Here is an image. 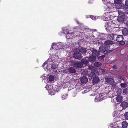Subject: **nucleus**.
<instances>
[{"label":"nucleus","mask_w":128,"mask_h":128,"mask_svg":"<svg viewBox=\"0 0 128 128\" xmlns=\"http://www.w3.org/2000/svg\"><path fill=\"white\" fill-rule=\"evenodd\" d=\"M66 37L68 39H70L73 38V34L72 33L71 34L70 33H67L66 35Z\"/></svg>","instance_id":"2eb2a0df"},{"label":"nucleus","mask_w":128,"mask_h":128,"mask_svg":"<svg viewBox=\"0 0 128 128\" xmlns=\"http://www.w3.org/2000/svg\"><path fill=\"white\" fill-rule=\"evenodd\" d=\"M54 78L53 76L52 75L50 76L48 78V79L50 81L52 82L54 80Z\"/></svg>","instance_id":"b1692460"},{"label":"nucleus","mask_w":128,"mask_h":128,"mask_svg":"<svg viewBox=\"0 0 128 128\" xmlns=\"http://www.w3.org/2000/svg\"><path fill=\"white\" fill-rule=\"evenodd\" d=\"M52 48H55L56 50L62 49L64 47L62 44L60 42L58 43H54L52 44Z\"/></svg>","instance_id":"7ed1b4c3"},{"label":"nucleus","mask_w":128,"mask_h":128,"mask_svg":"<svg viewBox=\"0 0 128 128\" xmlns=\"http://www.w3.org/2000/svg\"><path fill=\"white\" fill-rule=\"evenodd\" d=\"M114 82V80L112 78H109L108 80V82L110 84H112Z\"/></svg>","instance_id":"5701e85b"},{"label":"nucleus","mask_w":128,"mask_h":128,"mask_svg":"<svg viewBox=\"0 0 128 128\" xmlns=\"http://www.w3.org/2000/svg\"><path fill=\"white\" fill-rule=\"evenodd\" d=\"M81 62L82 64H87L88 62V60L86 59H82L81 60Z\"/></svg>","instance_id":"6ab92c4d"},{"label":"nucleus","mask_w":128,"mask_h":128,"mask_svg":"<svg viewBox=\"0 0 128 128\" xmlns=\"http://www.w3.org/2000/svg\"><path fill=\"white\" fill-rule=\"evenodd\" d=\"M51 66H50V65H48L46 67V69H47V70H50V67H51Z\"/></svg>","instance_id":"c9c22d12"},{"label":"nucleus","mask_w":128,"mask_h":128,"mask_svg":"<svg viewBox=\"0 0 128 128\" xmlns=\"http://www.w3.org/2000/svg\"><path fill=\"white\" fill-rule=\"evenodd\" d=\"M127 93V89L125 88L123 90V93L124 94H125Z\"/></svg>","instance_id":"72a5a7b5"},{"label":"nucleus","mask_w":128,"mask_h":128,"mask_svg":"<svg viewBox=\"0 0 128 128\" xmlns=\"http://www.w3.org/2000/svg\"><path fill=\"white\" fill-rule=\"evenodd\" d=\"M122 127L124 128H126L128 126V123L126 121L123 122L122 124Z\"/></svg>","instance_id":"a211bd4d"},{"label":"nucleus","mask_w":128,"mask_h":128,"mask_svg":"<svg viewBox=\"0 0 128 128\" xmlns=\"http://www.w3.org/2000/svg\"><path fill=\"white\" fill-rule=\"evenodd\" d=\"M104 3L105 4H106L107 6H108V4L109 3V2H110V0H102Z\"/></svg>","instance_id":"cd10ccee"},{"label":"nucleus","mask_w":128,"mask_h":128,"mask_svg":"<svg viewBox=\"0 0 128 128\" xmlns=\"http://www.w3.org/2000/svg\"><path fill=\"white\" fill-rule=\"evenodd\" d=\"M122 32L124 36H126L128 34V30L126 28H125L123 29Z\"/></svg>","instance_id":"ddd939ff"},{"label":"nucleus","mask_w":128,"mask_h":128,"mask_svg":"<svg viewBox=\"0 0 128 128\" xmlns=\"http://www.w3.org/2000/svg\"><path fill=\"white\" fill-rule=\"evenodd\" d=\"M100 51L102 52H103L104 54H106L107 52L111 50H110V47L108 46L106 47V46H101L99 48Z\"/></svg>","instance_id":"f03ea898"},{"label":"nucleus","mask_w":128,"mask_h":128,"mask_svg":"<svg viewBox=\"0 0 128 128\" xmlns=\"http://www.w3.org/2000/svg\"><path fill=\"white\" fill-rule=\"evenodd\" d=\"M81 73L82 74L84 75H86L88 74V70L86 69L82 70L81 71Z\"/></svg>","instance_id":"aec40b11"},{"label":"nucleus","mask_w":128,"mask_h":128,"mask_svg":"<svg viewBox=\"0 0 128 128\" xmlns=\"http://www.w3.org/2000/svg\"><path fill=\"white\" fill-rule=\"evenodd\" d=\"M94 31H96L97 30L96 29H94Z\"/></svg>","instance_id":"3c124183"},{"label":"nucleus","mask_w":128,"mask_h":128,"mask_svg":"<svg viewBox=\"0 0 128 128\" xmlns=\"http://www.w3.org/2000/svg\"><path fill=\"white\" fill-rule=\"evenodd\" d=\"M99 81V79L98 76H96L94 77L93 78L92 81L94 83H96L98 82Z\"/></svg>","instance_id":"f3484780"},{"label":"nucleus","mask_w":128,"mask_h":128,"mask_svg":"<svg viewBox=\"0 0 128 128\" xmlns=\"http://www.w3.org/2000/svg\"><path fill=\"white\" fill-rule=\"evenodd\" d=\"M68 31V30L67 29H66V30L65 29H63V32L64 33L66 34L67 32Z\"/></svg>","instance_id":"f704fd0d"},{"label":"nucleus","mask_w":128,"mask_h":128,"mask_svg":"<svg viewBox=\"0 0 128 128\" xmlns=\"http://www.w3.org/2000/svg\"><path fill=\"white\" fill-rule=\"evenodd\" d=\"M76 51L75 52L74 54L73 57L76 59H80L82 58V56L80 53L78 51L77 49L76 50Z\"/></svg>","instance_id":"20e7f679"},{"label":"nucleus","mask_w":128,"mask_h":128,"mask_svg":"<svg viewBox=\"0 0 128 128\" xmlns=\"http://www.w3.org/2000/svg\"><path fill=\"white\" fill-rule=\"evenodd\" d=\"M113 69H115L116 68V66H114L113 67Z\"/></svg>","instance_id":"49530a36"},{"label":"nucleus","mask_w":128,"mask_h":128,"mask_svg":"<svg viewBox=\"0 0 128 128\" xmlns=\"http://www.w3.org/2000/svg\"><path fill=\"white\" fill-rule=\"evenodd\" d=\"M124 38L122 35H119L117 36L116 40L117 41L120 42L121 44H125V42L122 41Z\"/></svg>","instance_id":"39448f33"},{"label":"nucleus","mask_w":128,"mask_h":128,"mask_svg":"<svg viewBox=\"0 0 128 128\" xmlns=\"http://www.w3.org/2000/svg\"><path fill=\"white\" fill-rule=\"evenodd\" d=\"M105 57V56L104 55H102L101 56H99L98 57V60H102Z\"/></svg>","instance_id":"2f4dec72"},{"label":"nucleus","mask_w":128,"mask_h":128,"mask_svg":"<svg viewBox=\"0 0 128 128\" xmlns=\"http://www.w3.org/2000/svg\"><path fill=\"white\" fill-rule=\"evenodd\" d=\"M114 2L115 4V6L116 8L120 9L122 7L121 4V2L118 1V0H114Z\"/></svg>","instance_id":"423d86ee"},{"label":"nucleus","mask_w":128,"mask_h":128,"mask_svg":"<svg viewBox=\"0 0 128 128\" xmlns=\"http://www.w3.org/2000/svg\"><path fill=\"white\" fill-rule=\"evenodd\" d=\"M127 128H128V127Z\"/></svg>","instance_id":"603ef678"},{"label":"nucleus","mask_w":128,"mask_h":128,"mask_svg":"<svg viewBox=\"0 0 128 128\" xmlns=\"http://www.w3.org/2000/svg\"><path fill=\"white\" fill-rule=\"evenodd\" d=\"M125 9L126 11L125 12V13L126 14H128V9L126 10V8H125Z\"/></svg>","instance_id":"37998d69"},{"label":"nucleus","mask_w":128,"mask_h":128,"mask_svg":"<svg viewBox=\"0 0 128 128\" xmlns=\"http://www.w3.org/2000/svg\"><path fill=\"white\" fill-rule=\"evenodd\" d=\"M121 106L123 108H126L128 106V104L126 102H123L121 103Z\"/></svg>","instance_id":"9b49d317"},{"label":"nucleus","mask_w":128,"mask_h":128,"mask_svg":"<svg viewBox=\"0 0 128 128\" xmlns=\"http://www.w3.org/2000/svg\"><path fill=\"white\" fill-rule=\"evenodd\" d=\"M109 25H108V23L106 24L105 25V27L106 28V27H108Z\"/></svg>","instance_id":"a18cd8bd"},{"label":"nucleus","mask_w":128,"mask_h":128,"mask_svg":"<svg viewBox=\"0 0 128 128\" xmlns=\"http://www.w3.org/2000/svg\"><path fill=\"white\" fill-rule=\"evenodd\" d=\"M46 64V62H45L43 64V66H44Z\"/></svg>","instance_id":"8fccbe9b"},{"label":"nucleus","mask_w":128,"mask_h":128,"mask_svg":"<svg viewBox=\"0 0 128 128\" xmlns=\"http://www.w3.org/2000/svg\"><path fill=\"white\" fill-rule=\"evenodd\" d=\"M96 74L94 71H92L90 73L88 74V76L91 78H93L95 76Z\"/></svg>","instance_id":"dca6fc26"},{"label":"nucleus","mask_w":128,"mask_h":128,"mask_svg":"<svg viewBox=\"0 0 128 128\" xmlns=\"http://www.w3.org/2000/svg\"><path fill=\"white\" fill-rule=\"evenodd\" d=\"M99 52L96 50H94L92 51V54L93 56H98L99 55Z\"/></svg>","instance_id":"0eeeda50"},{"label":"nucleus","mask_w":128,"mask_h":128,"mask_svg":"<svg viewBox=\"0 0 128 128\" xmlns=\"http://www.w3.org/2000/svg\"><path fill=\"white\" fill-rule=\"evenodd\" d=\"M72 33L73 34V37L77 36V35L79 34L78 32H78H72Z\"/></svg>","instance_id":"c85d7f7f"},{"label":"nucleus","mask_w":128,"mask_h":128,"mask_svg":"<svg viewBox=\"0 0 128 128\" xmlns=\"http://www.w3.org/2000/svg\"><path fill=\"white\" fill-rule=\"evenodd\" d=\"M94 65L98 67L101 66L102 64L98 62H96L94 64Z\"/></svg>","instance_id":"a878e982"},{"label":"nucleus","mask_w":128,"mask_h":128,"mask_svg":"<svg viewBox=\"0 0 128 128\" xmlns=\"http://www.w3.org/2000/svg\"><path fill=\"white\" fill-rule=\"evenodd\" d=\"M119 78L121 80H124V78L122 76H119Z\"/></svg>","instance_id":"a19ab883"},{"label":"nucleus","mask_w":128,"mask_h":128,"mask_svg":"<svg viewBox=\"0 0 128 128\" xmlns=\"http://www.w3.org/2000/svg\"><path fill=\"white\" fill-rule=\"evenodd\" d=\"M88 92L86 91V90H84V92H82V94H84V93H86V92Z\"/></svg>","instance_id":"de8ad7c7"},{"label":"nucleus","mask_w":128,"mask_h":128,"mask_svg":"<svg viewBox=\"0 0 128 128\" xmlns=\"http://www.w3.org/2000/svg\"><path fill=\"white\" fill-rule=\"evenodd\" d=\"M110 36L111 37V38H110V39L113 40L114 39V34H111L110 35Z\"/></svg>","instance_id":"473e14b6"},{"label":"nucleus","mask_w":128,"mask_h":128,"mask_svg":"<svg viewBox=\"0 0 128 128\" xmlns=\"http://www.w3.org/2000/svg\"><path fill=\"white\" fill-rule=\"evenodd\" d=\"M81 82L82 83H86L88 81V78L86 76H83L80 79Z\"/></svg>","instance_id":"9d476101"},{"label":"nucleus","mask_w":128,"mask_h":128,"mask_svg":"<svg viewBox=\"0 0 128 128\" xmlns=\"http://www.w3.org/2000/svg\"><path fill=\"white\" fill-rule=\"evenodd\" d=\"M55 86L54 85H53V86L52 85L48 86V85H46V86L45 88H49L48 89V91L49 94L50 95H54L55 94L56 90L54 89Z\"/></svg>","instance_id":"f257e3e1"},{"label":"nucleus","mask_w":128,"mask_h":128,"mask_svg":"<svg viewBox=\"0 0 128 128\" xmlns=\"http://www.w3.org/2000/svg\"><path fill=\"white\" fill-rule=\"evenodd\" d=\"M68 71L70 73H74L76 72V70L73 68H70L68 69Z\"/></svg>","instance_id":"412c9836"},{"label":"nucleus","mask_w":128,"mask_h":128,"mask_svg":"<svg viewBox=\"0 0 128 128\" xmlns=\"http://www.w3.org/2000/svg\"><path fill=\"white\" fill-rule=\"evenodd\" d=\"M90 17L93 20H95L96 19V17L94 16H90Z\"/></svg>","instance_id":"4c0bfd02"},{"label":"nucleus","mask_w":128,"mask_h":128,"mask_svg":"<svg viewBox=\"0 0 128 128\" xmlns=\"http://www.w3.org/2000/svg\"><path fill=\"white\" fill-rule=\"evenodd\" d=\"M122 88H125L127 86V84L125 83H121L120 84Z\"/></svg>","instance_id":"393cba45"},{"label":"nucleus","mask_w":128,"mask_h":128,"mask_svg":"<svg viewBox=\"0 0 128 128\" xmlns=\"http://www.w3.org/2000/svg\"><path fill=\"white\" fill-rule=\"evenodd\" d=\"M51 68L53 69L56 68L58 67V65L55 64H53L51 66Z\"/></svg>","instance_id":"bb28decb"},{"label":"nucleus","mask_w":128,"mask_h":128,"mask_svg":"<svg viewBox=\"0 0 128 128\" xmlns=\"http://www.w3.org/2000/svg\"><path fill=\"white\" fill-rule=\"evenodd\" d=\"M125 4L126 6H128V0H126Z\"/></svg>","instance_id":"79ce46f5"},{"label":"nucleus","mask_w":128,"mask_h":128,"mask_svg":"<svg viewBox=\"0 0 128 128\" xmlns=\"http://www.w3.org/2000/svg\"><path fill=\"white\" fill-rule=\"evenodd\" d=\"M42 78L43 79H44V80H45V79H46V78H47V77H46V76H42Z\"/></svg>","instance_id":"ea45409f"},{"label":"nucleus","mask_w":128,"mask_h":128,"mask_svg":"<svg viewBox=\"0 0 128 128\" xmlns=\"http://www.w3.org/2000/svg\"><path fill=\"white\" fill-rule=\"evenodd\" d=\"M78 51L81 53L85 54L86 52V50L85 48H82L80 49H77Z\"/></svg>","instance_id":"f8f14e48"},{"label":"nucleus","mask_w":128,"mask_h":128,"mask_svg":"<svg viewBox=\"0 0 128 128\" xmlns=\"http://www.w3.org/2000/svg\"><path fill=\"white\" fill-rule=\"evenodd\" d=\"M68 96V94H66L64 95H63L62 97V100H64V99H66L67 98Z\"/></svg>","instance_id":"c756f323"},{"label":"nucleus","mask_w":128,"mask_h":128,"mask_svg":"<svg viewBox=\"0 0 128 128\" xmlns=\"http://www.w3.org/2000/svg\"><path fill=\"white\" fill-rule=\"evenodd\" d=\"M104 43L105 44V46L107 47L108 46H109L108 45H109L113 44L114 42L110 40H107Z\"/></svg>","instance_id":"4468645a"},{"label":"nucleus","mask_w":128,"mask_h":128,"mask_svg":"<svg viewBox=\"0 0 128 128\" xmlns=\"http://www.w3.org/2000/svg\"><path fill=\"white\" fill-rule=\"evenodd\" d=\"M121 18L120 17H118V18L117 20L118 22H120L122 21V20H121Z\"/></svg>","instance_id":"58836bf2"},{"label":"nucleus","mask_w":128,"mask_h":128,"mask_svg":"<svg viewBox=\"0 0 128 128\" xmlns=\"http://www.w3.org/2000/svg\"><path fill=\"white\" fill-rule=\"evenodd\" d=\"M94 67L92 66H88V69L90 70H93L94 69Z\"/></svg>","instance_id":"e433bc0d"},{"label":"nucleus","mask_w":128,"mask_h":128,"mask_svg":"<svg viewBox=\"0 0 128 128\" xmlns=\"http://www.w3.org/2000/svg\"><path fill=\"white\" fill-rule=\"evenodd\" d=\"M88 60L90 62H93L96 60V58L94 56L90 57L88 58Z\"/></svg>","instance_id":"4be33fe9"},{"label":"nucleus","mask_w":128,"mask_h":128,"mask_svg":"<svg viewBox=\"0 0 128 128\" xmlns=\"http://www.w3.org/2000/svg\"><path fill=\"white\" fill-rule=\"evenodd\" d=\"M117 102H120L123 99L122 96L120 95H118L116 96V98Z\"/></svg>","instance_id":"1a4fd4ad"},{"label":"nucleus","mask_w":128,"mask_h":128,"mask_svg":"<svg viewBox=\"0 0 128 128\" xmlns=\"http://www.w3.org/2000/svg\"><path fill=\"white\" fill-rule=\"evenodd\" d=\"M96 98H98V100H99L100 101H101L102 100V99H100V98H97V97L95 99L96 100Z\"/></svg>","instance_id":"c03bdc74"},{"label":"nucleus","mask_w":128,"mask_h":128,"mask_svg":"<svg viewBox=\"0 0 128 128\" xmlns=\"http://www.w3.org/2000/svg\"><path fill=\"white\" fill-rule=\"evenodd\" d=\"M124 116L126 119L128 120V112H126L125 113Z\"/></svg>","instance_id":"7c9ffc66"},{"label":"nucleus","mask_w":128,"mask_h":128,"mask_svg":"<svg viewBox=\"0 0 128 128\" xmlns=\"http://www.w3.org/2000/svg\"><path fill=\"white\" fill-rule=\"evenodd\" d=\"M74 67L76 68H81L82 66V64L80 62H77L74 64Z\"/></svg>","instance_id":"6e6552de"},{"label":"nucleus","mask_w":128,"mask_h":128,"mask_svg":"<svg viewBox=\"0 0 128 128\" xmlns=\"http://www.w3.org/2000/svg\"><path fill=\"white\" fill-rule=\"evenodd\" d=\"M100 70L102 72H104V69H101Z\"/></svg>","instance_id":"09e8293b"}]
</instances>
